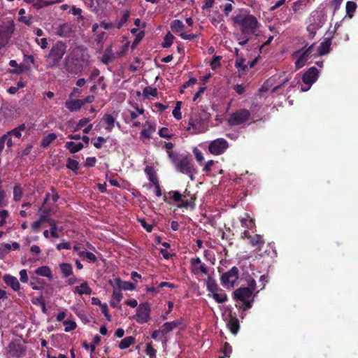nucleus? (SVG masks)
Here are the masks:
<instances>
[{
	"mask_svg": "<svg viewBox=\"0 0 358 358\" xmlns=\"http://www.w3.org/2000/svg\"><path fill=\"white\" fill-rule=\"evenodd\" d=\"M234 22L241 27L243 35H251L255 34L256 28L258 27L257 18L250 14H238L234 17Z\"/></svg>",
	"mask_w": 358,
	"mask_h": 358,
	"instance_id": "f257e3e1",
	"label": "nucleus"
},
{
	"mask_svg": "<svg viewBox=\"0 0 358 358\" xmlns=\"http://www.w3.org/2000/svg\"><path fill=\"white\" fill-rule=\"evenodd\" d=\"M135 318L137 322L143 324L147 322L150 318V308L148 304H141L136 309Z\"/></svg>",
	"mask_w": 358,
	"mask_h": 358,
	"instance_id": "f8f14e48",
	"label": "nucleus"
},
{
	"mask_svg": "<svg viewBox=\"0 0 358 358\" xmlns=\"http://www.w3.org/2000/svg\"><path fill=\"white\" fill-rule=\"evenodd\" d=\"M241 237L243 238L250 239V243L252 246H257L259 248H261L264 244V241L262 236L259 234H255L254 236H252L250 231L248 230H245L242 234Z\"/></svg>",
	"mask_w": 358,
	"mask_h": 358,
	"instance_id": "a211bd4d",
	"label": "nucleus"
},
{
	"mask_svg": "<svg viewBox=\"0 0 358 358\" xmlns=\"http://www.w3.org/2000/svg\"><path fill=\"white\" fill-rule=\"evenodd\" d=\"M105 142H106V138L101 136H99L96 139H94L93 145L96 148L99 149L102 147V144Z\"/></svg>",
	"mask_w": 358,
	"mask_h": 358,
	"instance_id": "69168bd1",
	"label": "nucleus"
},
{
	"mask_svg": "<svg viewBox=\"0 0 358 358\" xmlns=\"http://www.w3.org/2000/svg\"><path fill=\"white\" fill-rule=\"evenodd\" d=\"M249 36L250 35H243L241 33V34L236 36V39L241 45H244L248 42Z\"/></svg>",
	"mask_w": 358,
	"mask_h": 358,
	"instance_id": "680f3d73",
	"label": "nucleus"
},
{
	"mask_svg": "<svg viewBox=\"0 0 358 358\" xmlns=\"http://www.w3.org/2000/svg\"><path fill=\"white\" fill-rule=\"evenodd\" d=\"M122 299V294L119 288H114L113 292L112 300L117 301V303H120Z\"/></svg>",
	"mask_w": 358,
	"mask_h": 358,
	"instance_id": "13d9d810",
	"label": "nucleus"
},
{
	"mask_svg": "<svg viewBox=\"0 0 358 358\" xmlns=\"http://www.w3.org/2000/svg\"><path fill=\"white\" fill-rule=\"evenodd\" d=\"M357 8V4L354 1H348L346 3V12L347 14L352 17L355 9Z\"/></svg>",
	"mask_w": 358,
	"mask_h": 358,
	"instance_id": "864d4df0",
	"label": "nucleus"
},
{
	"mask_svg": "<svg viewBox=\"0 0 358 358\" xmlns=\"http://www.w3.org/2000/svg\"><path fill=\"white\" fill-rule=\"evenodd\" d=\"M22 188L18 186L15 185L13 188V199L15 201H18L21 199L22 196Z\"/></svg>",
	"mask_w": 358,
	"mask_h": 358,
	"instance_id": "5fc2aeb1",
	"label": "nucleus"
},
{
	"mask_svg": "<svg viewBox=\"0 0 358 358\" xmlns=\"http://www.w3.org/2000/svg\"><path fill=\"white\" fill-rule=\"evenodd\" d=\"M215 162L213 160H208L205 164H203L202 171L206 173L210 172Z\"/></svg>",
	"mask_w": 358,
	"mask_h": 358,
	"instance_id": "774afa93",
	"label": "nucleus"
},
{
	"mask_svg": "<svg viewBox=\"0 0 358 358\" xmlns=\"http://www.w3.org/2000/svg\"><path fill=\"white\" fill-rule=\"evenodd\" d=\"M252 294L250 288L241 287L236 289L234 293V297L239 301L236 306L243 310L250 308L253 302L251 299Z\"/></svg>",
	"mask_w": 358,
	"mask_h": 358,
	"instance_id": "7ed1b4c3",
	"label": "nucleus"
},
{
	"mask_svg": "<svg viewBox=\"0 0 358 358\" xmlns=\"http://www.w3.org/2000/svg\"><path fill=\"white\" fill-rule=\"evenodd\" d=\"M35 273L40 276L46 277L49 280L52 279V274L51 269L48 266H42L37 268L35 270Z\"/></svg>",
	"mask_w": 358,
	"mask_h": 358,
	"instance_id": "393cba45",
	"label": "nucleus"
},
{
	"mask_svg": "<svg viewBox=\"0 0 358 358\" xmlns=\"http://www.w3.org/2000/svg\"><path fill=\"white\" fill-rule=\"evenodd\" d=\"M66 45L57 41L51 48L48 55L45 57L46 68L52 69L57 66L66 52Z\"/></svg>",
	"mask_w": 358,
	"mask_h": 358,
	"instance_id": "f03ea898",
	"label": "nucleus"
},
{
	"mask_svg": "<svg viewBox=\"0 0 358 358\" xmlns=\"http://www.w3.org/2000/svg\"><path fill=\"white\" fill-rule=\"evenodd\" d=\"M143 92L145 96H157L158 93L157 88L151 87H146Z\"/></svg>",
	"mask_w": 358,
	"mask_h": 358,
	"instance_id": "603ef678",
	"label": "nucleus"
},
{
	"mask_svg": "<svg viewBox=\"0 0 358 358\" xmlns=\"http://www.w3.org/2000/svg\"><path fill=\"white\" fill-rule=\"evenodd\" d=\"M73 292L79 295H90L92 293V289L87 282L83 281L80 285L75 287Z\"/></svg>",
	"mask_w": 358,
	"mask_h": 358,
	"instance_id": "4be33fe9",
	"label": "nucleus"
},
{
	"mask_svg": "<svg viewBox=\"0 0 358 358\" xmlns=\"http://www.w3.org/2000/svg\"><path fill=\"white\" fill-rule=\"evenodd\" d=\"M175 169L178 172L187 175L191 180H194V176L197 173L194 165L187 155H185L184 157L181 158V160L176 164Z\"/></svg>",
	"mask_w": 358,
	"mask_h": 358,
	"instance_id": "20e7f679",
	"label": "nucleus"
},
{
	"mask_svg": "<svg viewBox=\"0 0 358 358\" xmlns=\"http://www.w3.org/2000/svg\"><path fill=\"white\" fill-rule=\"evenodd\" d=\"M57 138V135L54 133H51L45 136L41 141V146L43 148H47L52 141Z\"/></svg>",
	"mask_w": 358,
	"mask_h": 358,
	"instance_id": "4c0bfd02",
	"label": "nucleus"
},
{
	"mask_svg": "<svg viewBox=\"0 0 358 358\" xmlns=\"http://www.w3.org/2000/svg\"><path fill=\"white\" fill-rule=\"evenodd\" d=\"M145 173L148 176L150 181L153 184L159 182L154 169L152 166H146Z\"/></svg>",
	"mask_w": 358,
	"mask_h": 358,
	"instance_id": "58836bf2",
	"label": "nucleus"
},
{
	"mask_svg": "<svg viewBox=\"0 0 358 358\" xmlns=\"http://www.w3.org/2000/svg\"><path fill=\"white\" fill-rule=\"evenodd\" d=\"M220 59L221 57L220 56L213 57L212 61L210 62V66L212 69L215 70L220 66Z\"/></svg>",
	"mask_w": 358,
	"mask_h": 358,
	"instance_id": "0e129e2a",
	"label": "nucleus"
},
{
	"mask_svg": "<svg viewBox=\"0 0 358 358\" xmlns=\"http://www.w3.org/2000/svg\"><path fill=\"white\" fill-rule=\"evenodd\" d=\"M203 256L206 259L210 261L213 264L214 263L215 260V256L213 251L205 250L203 251Z\"/></svg>",
	"mask_w": 358,
	"mask_h": 358,
	"instance_id": "052dcab7",
	"label": "nucleus"
},
{
	"mask_svg": "<svg viewBox=\"0 0 358 358\" xmlns=\"http://www.w3.org/2000/svg\"><path fill=\"white\" fill-rule=\"evenodd\" d=\"M83 106L81 99H69L65 102L66 108L71 112L79 110Z\"/></svg>",
	"mask_w": 358,
	"mask_h": 358,
	"instance_id": "5701e85b",
	"label": "nucleus"
},
{
	"mask_svg": "<svg viewBox=\"0 0 358 358\" xmlns=\"http://www.w3.org/2000/svg\"><path fill=\"white\" fill-rule=\"evenodd\" d=\"M65 148L69 150L71 153H76L83 148V145L81 143H76L73 141H69L65 143Z\"/></svg>",
	"mask_w": 358,
	"mask_h": 358,
	"instance_id": "c85d7f7f",
	"label": "nucleus"
},
{
	"mask_svg": "<svg viewBox=\"0 0 358 358\" xmlns=\"http://www.w3.org/2000/svg\"><path fill=\"white\" fill-rule=\"evenodd\" d=\"M222 352L226 357H229L231 352H232V348L231 345L228 343H225L224 344L223 348H222Z\"/></svg>",
	"mask_w": 358,
	"mask_h": 358,
	"instance_id": "338daca9",
	"label": "nucleus"
},
{
	"mask_svg": "<svg viewBox=\"0 0 358 358\" xmlns=\"http://www.w3.org/2000/svg\"><path fill=\"white\" fill-rule=\"evenodd\" d=\"M117 120V115H113L110 113H106L103 115L102 118V122L106 124L105 129L111 132L113 129L115 127V122Z\"/></svg>",
	"mask_w": 358,
	"mask_h": 358,
	"instance_id": "412c9836",
	"label": "nucleus"
},
{
	"mask_svg": "<svg viewBox=\"0 0 358 358\" xmlns=\"http://www.w3.org/2000/svg\"><path fill=\"white\" fill-rule=\"evenodd\" d=\"M227 327L231 333L236 334L239 329V324L238 320L231 319L227 323Z\"/></svg>",
	"mask_w": 358,
	"mask_h": 358,
	"instance_id": "37998d69",
	"label": "nucleus"
},
{
	"mask_svg": "<svg viewBox=\"0 0 358 358\" xmlns=\"http://www.w3.org/2000/svg\"><path fill=\"white\" fill-rule=\"evenodd\" d=\"M63 324L64 326V331L66 332H69L74 330L77 326L75 321L70 320H64Z\"/></svg>",
	"mask_w": 358,
	"mask_h": 358,
	"instance_id": "de8ad7c7",
	"label": "nucleus"
},
{
	"mask_svg": "<svg viewBox=\"0 0 358 358\" xmlns=\"http://www.w3.org/2000/svg\"><path fill=\"white\" fill-rule=\"evenodd\" d=\"M145 352L150 357V358L157 357V350L152 346L150 343L146 344Z\"/></svg>",
	"mask_w": 358,
	"mask_h": 358,
	"instance_id": "6e6d98bb",
	"label": "nucleus"
},
{
	"mask_svg": "<svg viewBox=\"0 0 358 358\" xmlns=\"http://www.w3.org/2000/svg\"><path fill=\"white\" fill-rule=\"evenodd\" d=\"M47 222L50 226V231L51 236L53 238H58L59 236L58 231H62V228H58L56 221L52 219H48Z\"/></svg>",
	"mask_w": 358,
	"mask_h": 358,
	"instance_id": "c756f323",
	"label": "nucleus"
},
{
	"mask_svg": "<svg viewBox=\"0 0 358 358\" xmlns=\"http://www.w3.org/2000/svg\"><path fill=\"white\" fill-rule=\"evenodd\" d=\"M250 110L242 108L231 113L228 119V122L231 126H238L248 122L250 120Z\"/></svg>",
	"mask_w": 358,
	"mask_h": 358,
	"instance_id": "0eeeda50",
	"label": "nucleus"
},
{
	"mask_svg": "<svg viewBox=\"0 0 358 358\" xmlns=\"http://www.w3.org/2000/svg\"><path fill=\"white\" fill-rule=\"evenodd\" d=\"M193 153L194 155L195 159L199 165H203V162L204 161V157L201 151H200L198 148H194L193 149Z\"/></svg>",
	"mask_w": 358,
	"mask_h": 358,
	"instance_id": "3c124183",
	"label": "nucleus"
},
{
	"mask_svg": "<svg viewBox=\"0 0 358 358\" xmlns=\"http://www.w3.org/2000/svg\"><path fill=\"white\" fill-rule=\"evenodd\" d=\"M229 148V143L222 138L211 141L208 143V150L213 155H220L225 152Z\"/></svg>",
	"mask_w": 358,
	"mask_h": 358,
	"instance_id": "6e6552de",
	"label": "nucleus"
},
{
	"mask_svg": "<svg viewBox=\"0 0 358 358\" xmlns=\"http://www.w3.org/2000/svg\"><path fill=\"white\" fill-rule=\"evenodd\" d=\"M180 324H181V322H180V321L179 320H176L172 321V322H165L162 325V332L167 334V333L173 331V329H175Z\"/></svg>",
	"mask_w": 358,
	"mask_h": 358,
	"instance_id": "a878e982",
	"label": "nucleus"
},
{
	"mask_svg": "<svg viewBox=\"0 0 358 358\" xmlns=\"http://www.w3.org/2000/svg\"><path fill=\"white\" fill-rule=\"evenodd\" d=\"M173 38H174V36L171 33H168L164 38V41L163 43V47L164 48H169L173 42Z\"/></svg>",
	"mask_w": 358,
	"mask_h": 358,
	"instance_id": "4d7b16f0",
	"label": "nucleus"
},
{
	"mask_svg": "<svg viewBox=\"0 0 358 358\" xmlns=\"http://www.w3.org/2000/svg\"><path fill=\"white\" fill-rule=\"evenodd\" d=\"M144 112L143 108H139L138 107H135L134 110L129 111L130 118L132 120L136 119L139 115H143Z\"/></svg>",
	"mask_w": 358,
	"mask_h": 358,
	"instance_id": "09e8293b",
	"label": "nucleus"
},
{
	"mask_svg": "<svg viewBox=\"0 0 358 358\" xmlns=\"http://www.w3.org/2000/svg\"><path fill=\"white\" fill-rule=\"evenodd\" d=\"M3 282L13 291L17 292L20 289V283L16 277L10 274H5L3 277Z\"/></svg>",
	"mask_w": 358,
	"mask_h": 358,
	"instance_id": "aec40b11",
	"label": "nucleus"
},
{
	"mask_svg": "<svg viewBox=\"0 0 358 358\" xmlns=\"http://www.w3.org/2000/svg\"><path fill=\"white\" fill-rule=\"evenodd\" d=\"M71 55L76 62L81 63L85 66H87L90 62V55L86 49L77 48L74 49Z\"/></svg>",
	"mask_w": 358,
	"mask_h": 358,
	"instance_id": "dca6fc26",
	"label": "nucleus"
},
{
	"mask_svg": "<svg viewBox=\"0 0 358 358\" xmlns=\"http://www.w3.org/2000/svg\"><path fill=\"white\" fill-rule=\"evenodd\" d=\"M238 278V269L233 266L229 271L223 273L220 278L223 287L227 289L234 287L236 281Z\"/></svg>",
	"mask_w": 358,
	"mask_h": 358,
	"instance_id": "1a4fd4ad",
	"label": "nucleus"
},
{
	"mask_svg": "<svg viewBox=\"0 0 358 358\" xmlns=\"http://www.w3.org/2000/svg\"><path fill=\"white\" fill-rule=\"evenodd\" d=\"M187 130L189 131L192 134H201L207 131V127L201 120L191 117L188 122Z\"/></svg>",
	"mask_w": 358,
	"mask_h": 358,
	"instance_id": "9b49d317",
	"label": "nucleus"
},
{
	"mask_svg": "<svg viewBox=\"0 0 358 358\" xmlns=\"http://www.w3.org/2000/svg\"><path fill=\"white\" fill-rule=\"evenodd\" d=\"M189 269L191 273L194 275L197 278L201 276L210 275L208 274V266L202 262L201 259L199 257H194L189 260Z\"/></svg>",
	"mask_w": 358,
	"mask_h": 358,
	"instance_id": "423d86ee",
	"label": "nucleus"
},
{
	"mask_svg": "<svg viewBox=\"0 0 358 358\" xmlns=\"http://www.w3.org/2000/svg\"><path fill=\"white\" fill-rule=\"evenodd\" d=\"M185 24L181 20H174L171 23V29L173 32H182Z\"/></svg>",
	"mask_w": 358,
	"mask_h": 358,
	"instance_id": "e433bc0d",
	"label": "nucleus"
},
{
	"mask_svg": "<svg viewBox=\"0 0 358 358\" xmlns=\"http://www.w3.org/2000/svg\"><path fill=\"white\" fill-rule=\"evenodd\" d=\"M331 42L329 38H325L324 41H322L319 48H318V53L320 55H323L329 52Z\"/></svg>",
	"mask_w": 358,
	"mask_h": 358,
	"instance_id": "7c9ffc66",
	"label": "nucleus"
},
{
	"mask_svg": "<svg viewBox=\"0 0 358 358\" xmlns=\"http://www.w3.org/2000/svg\"><path fill=\"white\" fill-rule=\"evenodd\" d=\"M147 128L144 129L140 134L141 138L149 139L151 138V134L155 131V127L152 125L149 121L146 122Z\"/></svg>",
	"mask_w": 358,
	"mask_h": 358,
	"instance_id": "bb28decb",
	"label": "nucleus"
},
{
	"mask_svg": "<svg viewBox=\"0 0 358 358\" xmlns=\"http://www.w3.org/2000/svg\"><path fill=\"white\" fill-rule=\"evenodd\" d=\"M213 298L218 303H222L227 301V296L223 290L215 294Z\"/></svg>",
	"mask_w": 358,
	"mask_h": 358,
	"instance_id": "a18cd8bd",
	"label": "nucleus"
},
{
	"mask_svg": "<svg viewBox=\"0 0 358 358\" xmlns=\"http://www.w3.org/2000/svg\"><path fill=\"white\" fill-rule=\"evenodd\" d=\"M313 45L310 46L306 50L301 52V50L297 51L296 55H299V57L295 62V66L297 69L302 68L306 63L310 53L312 52Z\"/></svg>",
	"mask_w": 358,
	"mask_h": 358,
	"instance_id": "f3484780",
	"label": "nucleus"
},
{
	"mask_svg": "<svg viewBox=\"0 0 358 358\" xmlns=\"http://www.w3.org/2000/svg\"><path fill=\"white\" fill-rule=\"evenodd\" d=\"M85 66L74 59V57L71 55L66 57L65 61V69L71 74H77L82 71Z\"/></svg>",
	"mask_w": 358,
	"mask_h": 358,
	"instance_id": "ddd939ff",
	"label": "nucleus"
},
{
	"mask_svg": "<svg viewBox=\"0 0 358 358\" xmlns=\"http://www.w3.org/2000/svg\"><path fill=\"white\" fill-rule=\"evenodd\" d=\"M26 346L21 340H15L6 349L8 358H22L26 354Z\"/></svg>",
	"mask_w": 358,
	"mask_h": 358,
	"instance_id": "39448f33",
	"label": "nucleus"
},
{
	"mask_svg": "<svg viewBox=\"0 0 358 358\" xmlns=\"http://www.w3.org/2000/svg\"><path fill=\"white\" fill-rule=\"evenodd\" d=\"M241 226L248 229L252 230L255 227L254 220L248 215L240 219Z\"/></svg>",
	"mask_w": 358,
	"mask_h": 358,
	"instance_id": "473e14b6",
	"label": "nucleus"
},
{
	"mask_svg": "<svg viewBox=\"0 0 358 358\" xmlns=\"http://www.w3.org/2000/svg\"><path fill=\"white\" fill-rule=\"evenodd\" d=\"M11 250V246L9 243H0V259L9 253Z\"/></svg>",
	"mask_w": 358,
	"mask_h": 358,
	"instance_id": "49530a36",
	"label": "nucleus"
},
{
	"mask_svg": "<svg viewBox=\"0 0 358 358\" xmlns=\"http://www.w3.org/2000/svg\"><path fill=\"white\" fill-rule=\"evenodd\" d=\"M78 255L80 257H83L88 260L90 262H95L96 261V257L95 255L91 252L88 251H80L78 252Z\"/></svg>",
	"mask_w": 358,
	"mask_h": 358,
	"instance_id": "79ce46f5",
	"label": "nucleus"
},
{
	"mask_svg": "<svg viewBox=\"0 0 358 358\" xmlns=\"http://www.w3.org/2000/svg\"><path fill=\"white\" fill-rule=\"evenodd\" d=\"M115 283L117 288L120 289H123L124 290H133L135 289V285L133 283L127 281H122L119 278L115 279Z\"/></svg>",
	"mask_w": 358,
	"mask_h": 358,
	"instance_id": "2f4dec72",
	"label": "nucleus"
},
{
	"mask_svg": "<svg viewBox=\"0 0 358 358\" xmlns=\"http://www.w3.org/2000/svg\"><path fill=\"white\" fill-rule=\"evenodd\" d=\"M136 341V339L133 336H127L123 338L119 343V348L121 350H124L129 348Z\"/></svg>",
	"mask_w": 358,
	"mask_h": 358,
	"instance_id": "72a5a7b5",
	"label": "nucleus"
},
{
	"mask_svg": "<svg viewBox=\"0 0 358 358\" xmlns=\"http://www.w3.org/2000/svg\"><path fill=\"white\" fill-rule=\"evenodd\" d=\"M62 276L69 278L73 274V266L69 263H62L59 265Z\"/></svg>",
	"mask_w": 358,
	"mask_h": 358,
	"instance_id": "cd10ccee",
	"label": "nucleus"
},
{
	"mask_svg": "<svg viewBox=\"0 0 358 358\" xmlns=\"http://www.w3.org/2000/svg\"><path fill=\"white\" fill-rule=\"evenodd\" d=\"M26 125L24 124H22L19 127L12 129L7 132L11 137L14 136L15 138H20L22 136V132L26 130Z\"/></svg>",
	"mask_w": 358,
	"mask_h": 358,
	"instance_id": "f704fd0d",
	"label": "nucleus"
},
{
	"mask_svg": "<svg viewBox=\"0 0 358 358\" xmlns=\"http://www.w3.org/2000/svg\"><path fill=\"white\" fill-rule=\"evenodd\" d=\"M115 58H116L115 54L113 52L112 46L110 45L106 48V50L101 58V61L104 64H108L110 62H111L113 59H115Z\"/></svg>",
	"mask_w": 358,
	"mask_h": 358,
	"instance_id": "b1692460",
	"label": "nucleus"
},
{
	"mask_svg": "<svg viewBox=\"0 0 358 358\" xmlns=\"http://www.w3.org/2000/svg\"><path fill=\"white\" fill-rule=\"evenodd\" d=\"M309 0H299L292 4V10L294 13L303 10L306 8Z\"/></svg>",
	"mask_w": 358,
	"mask_h": 358,
	"instance_id": "c9c22d12",
	"label": "nucleus"
},
{
	"mask_svg": "<svg viewBox=\"0 0 358 358\" xmlns=\"http://www.w3.org/2000/svg\"><path fill=\"white\" fill-rule=\"evenodd\" d=\"M180 106H181V102L178 101L176 107L174 108V109L173 110V115L177 120H180L182 118V115L180 113Z\"/></svg>",
	"mask_w": 358,
	"mask_h": 358,
	"instance_id": "bf43d9fd",
	"label": "nucleus"
},
{
	"mask_svg": "<svg viewBox=\"0 0 358 358\" xmlns=\"http://www.w3.org/2000/svg\"><path fill=\"white\" fill-rule=\"evenodd\" d=\"M15 30L13 21L4 22L0 27V37L8 43Z\"/></svg>",
	"mask_w": 358,
	"mask_h": 358,
	"instance_id": "2eb2a0df",
	"label": "nucleus"
},
{
	"mask_svg": "<svg viewBox=\"0 0 358 358\" xmlns=\"http://www.w3.org/2000/svg\"><path fill=\"white\" fill-rule=\"evenodd\" d=\"M309 24L307 27L308 31L315 32L323 24L322 16L318 11H313L309 18Z\"/></svg>",
	"mask_w": 358,
	"mask_h": 358,
	"instance_id": "4468645a",
	"label": "nucleus"
},
{
	"mask_svg": "<svg viewBox=\"0 0 358 358\" xmlns=\"http://www.w3.org/2000/svg\"><path fill=\"white\" fill-rule=\"evenodd\" d=\"M245 59L243 58H237L235 62V66L238 72H245L248 69V66L244 64Z\"/></svg>",
	"mask_w": 358,
	"mask_h": 358,
	"instance_id": "c03bdc74",
	"label": "nucleus"
},
{
	"mask_svg": "<svg viewBox=\"0 0 358 358\" xmlns=\"http://www.w3.org/2000/svg\"><path fill=\"white\" fill-rule=\"evenodd\" d=\"M319 71L315 67L310 68L303 76L302 80L306 86L301 87V92L308 91L311 85L317 80Z\"/></svg>",
	"mask_w": 358,
	"mask_h": 358,
	"instance_id": "9d476101",
	"label": "nucleus"
},
{
	"mask_svg": "<svg viewBox=\"0 0 358 358\" xmlns=\"http://www.w3.org/2000/svg\"><path fill=\"white\" fill-rule=\"evenodd\" d=\"M208 296L213 297L215 294L221 292L222 289L218 286L216 280L211 276L208 275L205 280Z\"/></svg>",
	"mask_w": 358,
	"mask_h": 358,
	"instance_id": "6ab92c4d",
	"label": "nucleus"
},
{
	"mask_svg": "<svg viewBox=\"0 0 358 358\" xmlns=\"http://www.w3.org/2000/svg\"><path fill=\"white\" fill-rule=\"evenodd\" d=\"M168 156L171 162L173 164L174 166H176V164L180 162L181 158L184 157L185 155H182L172 151H169Z\"/></svg>",
	"mask_w": 358,
	"mask_h": 358,
	"instance_id": "ea45409f",
	"label": "nucleus"
},
{
	"mask_svg": "<svg viewBox=\"0 0 358 358\" xmlns=\"http://www.w3.org/2000/svg\"><path fill=\"white\" fill-rule=\"evenodd\" d=\"M25 10L24 8H21L19 10V20L27 25H29L31 23L32 17L31 16H25Z\"/></svg>",
	"mask_w": 358,
	"mask_h": 358,
	"instance_id": "a19ab883",
	"label": "nucleus"
},
{
	"mask_svg": "<svg viewBox=\"0 0 358 358\" xmlns=\"http://www.w3.org/2000/svg\"><path fill=\"white\" fill-rule=\"evenodd\" d=\"M66 167L70 170L76 171L79 168L78 162L76 159L69 158L66 162Z\"/></svg>",
	"mask_w": 358,
	"mask_h": 358,
	"instance_id": "8fccbe9b",
	"label": "nucleus"
},
{
	"mask_svg": "<svg viewBox=\"0 0 358 358\" xmlns=\"http://www.w3.org/2000/svg\"><path fill=\"white\" fill-rule=\"evenodd\" d=\"M2 138L8 148H10L13 146V143L12 141V137L8 134L6 133L4 135H3Z\"/></svg>",
	"mask_w": 358,
	"mask_h": 358,
	"instance_id": "e2e57ef3",
	"label": "nucleus"
}]
</instances>
